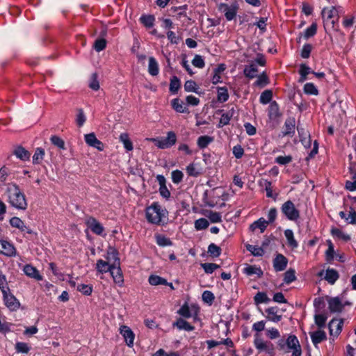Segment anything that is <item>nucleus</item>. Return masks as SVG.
I'll return each mask as SVG.
<instances>
[{
  "instance_id": "nucleus-1",
  "label": "nucleus",
  "mask_w": 356,
  "mask_h": 356,
  "mask_svg": "<svg viewBox=\"0 0 356 356\" xmlns=\"http://www.w3.org/2000/svg\"><path fill=\"white\" fill-rule=\"evenodd\" d=\"M7 201L11 207L19 209L26 210L28 203L25 195L16 184H8L6 190Z\"/></svg>"
},
{
  "instance_id": "nucleus-2",
  "label": "nucleus",
  "mask_w": 356,
  "mask_h": 356,
  "mask_svg": "<svg viewBox=\"0 0 356 356\" xmlns=\"http://www.w3.org/2000/svg\"><path fill=\"white\" fill-rule=\"evenodd\" d=\"M168 211L163 209L158 202H154L146 209V218L148 222L160 225L163 218H165Z\"/></svg>"
},
{
  "instance_id": "nucleus-3",
  "label": "nucleus",
  "mask_w": 356,
  "mask_h": 356,
  "mask_svg": "<svg viewBox=\"0 0 356 356\" xmlns=\"http://www.w3.org/2000/svg\"><path fill=\"white\" fill-rule=\"evenodd\" d=\"M280 350L289 353L292 352L291 356H301L302 349L298 338L295 335H289L286 340L280 339L278 341Z\"/></svg>"
},
{
  "instance_id": "nucleus-4",
  "label": "nucleus",
  "mask_w": 356,
  "mask_h": 356,
  "mask_svg": "<svg viewBox=\"0 0 356 356\" xmlns=\"http://www.w3.org/2000/svg\"><path fill=\"white\" fill-rule=\"evenodd\" d=\"M254 345L259 353L264 352L270 356L275 355L274 345L269 341H264L258 333L254 335Z\"/></svg>"
},
{
  "instance_id": "nucleus-5",
  "label": "nucleus",
  "mask_w": 356,
  "mask_h": 356,
  "mask_svg": "<svg viewBox=\"0 0 356 356\" xmlns=\"http://www.w3.org/2000/svg\"><path fill=\"white\" fill-rule=\"evenodd\" d=\"M1 292L6 306L11 311L17 310L20 307V302L13 294L10 293V289L8 287L2 289Z\"/></svg>"
},
{
  "instance_id": "nucleus-6",
  "label": "nucleus",
  "mask_w": 356,
  "mask_h": 356,
  "mask_svg": "<svg viewBox=\"0 0 356 356\" xmlns=\"http://www.w3.org/2000/svg\"><path fill=\"white\" fill-rule=\"evenodd\" d=\"M282 211L290 220H296L300 217L298 210L291 200H288L282 204Z\"/></svg>"
},
{
  "instance_id": "nucleus-7",
  "label": "nucleus",
  "mask_w": 356,
  "mask_h": 356,
  "mask_svg": "<svg viewBox=\"0 0 356 356\" xmlns=\"http://www.w3.org/2000/svg\"><path fill=\"white\" fill-rule=\"evenodd\" d=\"M156 146L161 149H165L172 147L176 143L177 136L173 131H169L167 137L163 139H152Z\"/></svg>"
},
{
  "instance_id": "nucleus-8",
  "label": "nucleus",
  "mask_w": 356,
  "mask_h": 356,
  "mask_svg": "<svg viewBox=\"0 0 356 356\" xmlns=\"http://www.w3.org/2000/svg\"><path fill=\"white\" fill-rule=\"evenodd\" d=\"M119 331L124 337L126 344L129 348H132L135 339V334L133 331L127 325H121Z\"/></svg>"
},
{
  "instance_id": "nucleus-9",
  "label": "nucleus",
  "mask_w": 356,
  "mask_h": 356,
  "mask_svg": "<svg viewBox=\"0 0 356 356\" xmlns=\"http://www.w3.org/2000/svg\"><path fill=\"white\" fill-rule=\"evenodd\" d=\"M0 254L11 257L16 255V249L7 241L0 240Z\"/></svg>"
},
{
  "instance_id": "nucleus-10",
  "label": "nucleus",
  "mask_w": 356,
  "mask_h": 356,
  "mask_svg": "<svg viewBox=\"0 0 356 356\" xmlns=\"http://www.w3.org/2000/svg\"><path fill=\"white\" fill-rule=\"evenodd\" d=\"M343 325V319L334 318L332 321H330L328 324L330 335L334 337L338 336L342 330Z\"/></svg>"
},
{
  "instance_id": "nucleus-11",
  "label": "nucleus",
  "mask_w": 356,
  "mask_h": 356,
  "mask_svg": "<svg viewBox=\"0 0 356 356\" xmlns=\"http://www.w3.org/2000/svg\"><path fill=\"white\" fill-rule=\"evenodd\" d=\"M296 129V122L294 118H288L285 120L282 136H293Z\"/></svg>"
},
{
  "instance_id": "nucleus-12",
  "label": "nucleus",
  "mask_w": 356,
  "mask_h": 356,
  "mask_svg": "<svg viewBox=\"0 0 356 356\" xmlns=\"http://www.w3.org/2000/svg\"><path fill=\"white\" fill-rule=\"evenodd\" d=\"M86 223L91 231L97 235H101L104 230L103 226L93 217L87 218Z\"/></svg>"
},
{
  "instance_id": "nucleus-13",
  "label": "nucleus",
  "mask_w": 356,
  "mask_h": 356,
  "mask_svg": "<svg viewBox=\"0 0 356 356\" xmlns=\"http://www.w3.org/2000/svg\"><path fill=\"white\" fill-rule=\"evenodd\" d=\"M84 137L86 143L89 146L95 147L99 151H102L104 149L103 143L97 138L94 133L86 134Z\"/></svg>"
},
{
  "instance_id": "nucleus-14",
  "label": "nucleus",
  "mask_w": 356,
  "mask_h": 356,
  "mask_svg": "<svg viewBox=\"0 0 356 356\" xmlns=\"http://www.w3.org/2000/svg\"><path fill=\"white\" fill-rule=\"evenodd\" d=\"M309 335L315 347H317L318 344L322 341L326 340L327 335L325 331L322 330H318L316 331L310 332Z\"/></svg>"
},
{
  "instance_id": "nucleus-15",
  "label": "nucleus",
  "mask_w": 356,
  "mask_h": 356,
  "mask_svg": "<svg viewBox=\"0 0 356 356\" xmlns=\"http://www.w3.org/2000/svg\"><path fill=\"white\" fill-rule=\"evenodd\" d=\"M219 9L225 14L226 19L229 21L232 20L236 15V7L229 6L227 4L221 3L219 6Z\"/></svg>"
},
{
  "instance_id": "nucleus-16",
  "label": "nucleus",
  "mask_w": 356,
  "mask_h": 356,
  "mask_svg": "<svg viewBox=\"0 0 356 356\" xmlns=\"http://www.w3.org/2000/svg\"><path fill=\"white\" fill-rule=\"evenodd\" d=\"M156 179L159 184L160 195L167 200L169 199V197H170V192L169 191L166 186L165 178L164 177V176L159 175L156 176Z\"/></svg>"
},
{
  "instance_id": "nucleus-17",
  "label": "nucleus",
  "mask_w": 356,
  "mask_h": 356,
  "mask_svg": "<svg viewBox=\"0 0 356 356\" xmlns=\"http://www.w3.org/2000/svg\"><path fill=\"white\" fill-rule=\"evenodd\" d=\"M110 273L114 282L120 286L122 285L124 282V278L120 265L112 266Z\"/></svg>"
},
{
  "instance_id": "nucleus-18",
  "label": "nucleus",
  "mask_w": 356,
  "mask_h": 356,
  "mask_svg": "<svg viewBox=\"0 0 356 356\" xmlns=\"http://www.w3.org/2000/svg\"><path fill=\"white\" fill-rule=\"evenodd\" d=\"M328 307L331 312H341L344 307V305L341 302L339 298L335 297L328 300Z\"/></svg>"
},
{
  "instance_id": "nucleus-19",
  "label": "nucleus",
  "mask_w": 356,
  "mask_h": 356,
  "mask_svg": "<svg viewBox=\"0 0 356 356\" xmlns=\"http://www.w3.org/2000/svg\"><path fill=\"white\" fill-rule=\"evenodd\" d=\"M10 223L12 227L21 230L22 232H26L28 234H33V230L27 227L24 222L18 217H13L10 220Z\"/></svg>"
},
{
  "instance_id": "nucleus-20",
  "label": "nucleus",
  "mask_w": 356,
  "mask_h": 356,
  "mask_svg": "<svg viewBox=\"0 0 356 356\" xmlns=\"http://www.w3.org/2000/svg\"><path fill=\"white\" fill-rule=\"evenodd\" d=\"M287 263V259L284 255L278 254L273 261V267L276 271H282L286 268Z\"/></svg>"
},
{
  "instance_id": "nucleus-21",
  "label": "nucleus",
  "mask_w": 356,
  "mask_h": 356,
  "mask_svg": "<svg viewBox=\"0 0 356 356\" xmlns=\"http://www.w3.org/2000/svg\"><path fill=\"white\" fill-rule=\"evenodd\" d=\"M266 318L270 321L277 323L282 319V315L279 314V309L277 307H272L266 309Z\"/></svg>"
},
{
  "instance_id": "nucleus-22",
  "label": "nucleus",
  "mask_w": 356,
  "mask_h": 356,
  "mask_svg": "<svg viewBox=\"0 0 356 356\" xmlns=\"http://www.w3.org/2000/svg\"><path fill=\"white\" fill-rule=\"evenodd\" d=\"M23 271L27 276L36 280H42V277L39 273V271L30 264L25 265L24 266Z\"/></svg>"
},
{
  "instance_id": "nucleus-23",
  "label": "nucleus",
  "mask_w": 356,
  "mask_h": 356,
  "mask_svg": "<svg viewBox=\"0 0 356 356\" xmlns=\"http://www.w3.org/2000/svg\"><path fill=\"white\" fill-rule=\"evenodd\" d=\"M106 259L108 263H110L111 266L120 265L118 253L114 248H109L107 252Z\"/></svg>"
},
{
  "instance_id": "nucleus-24",
  "label": "nucleus",
  "mask_w": 356,
  "mask_h": 356,
  "mask_svg": "<svg viewBox=\"0 0 356 356\" xmlns=\"http://www.w3.org/2000/svg\"><path fill=\"white\" fill-rule=\"evenodd\" d=\"M171 106H172V108L178 113H189V111H188L187 107L185 106V104L184 103V102L182 100L179 99V98L173 99L171 101Z\"/></svg>"
},
{
  "instance_id": "nucleus-25",
  "label": "nucleus",
  "mask_w": 356,
  "mask_h": 356,
  "mask_svg": "<svg viewBox=\"0 0 356 356\" xmlns=\"http://www.w3.org/2000/svg\"><path fill=\"white\" fill-rule=\"evenodd\" d=\"M339 275L338 272L332 268H328L326 270L325 280L330 284H334L339 279Z\"/></svg>"
},
{
  "instance_id": "nucleus-26",
  "label": "nucleus",
  "mask_w": 356,
  "mask_h": 356,
  "mask_svg": "<svg viewBox=\"0 0 356 356\" xmlns=\"http://www.w3.org/2000/svg\"><path fill=\"white\" fill-rule=\"evenodd\" d=\"M324 22L332 19L334 16L337 15V10L335 7L332 6L330 8H325L321 12Z\"/></svg>"
},
{
  "instance_id": "nucleus-27",
  "label": "nucleus",
  "mask_w": 356,
  "mask_h": 356,
  "mask_svg": "<svg viewBox=\"0 0 356 356\" xmlns=\"http://www.w3.org/2000/svg\"><path fill=\"white\" fill-rule=\"evenodd\" d=\"M173 326L177 327L179 330H184L186 331H193L195 328L193 325L181 318H178L177 321L173 323Z\"/></svg>"
},
{
  "instance_id": "nucleus-28",
  "label": "nucleus",
  "mask_w": 356,
  "mask_h": 356,
  "mask_svg": "<svg viewBox=\"0 0 356 356\" xmlns=\"http://www.w3.org/2000/svg\"><path fill=\"white\" fill-rule=\"evenodd\" d=\"M111 265L110 263H108L106 261H104L102 259H99L96 264V269L100 273H104L108 271L110 272L111 269Z\"/></svg>"
},
{
  "instance_id": "nucleus-29",
  "label": "nucleus",
  "mask_w": 356,
  "mask_h": 356,
  "mask_svg": "<svg viewBox=\"0 0 356 356\" xmlns=\"http://www.w3.org/2000/svg\"><path fill=\"white\" fill-rule=\"evenodd\" d=\"M243 271L248 276L256 275L258 277H261L263 275L262 270L255 266H247Z\"/></svg>"
},
{
  "instance_id": "nucleus-30",
  "label": "nucleus",
  "mask_w": 356,
  "mask_h": 356,
  "mask_svg": "<svg viewBox=\"0 0 356 356\" xmlns=\"http://www.w3.org/2000/svg\"><path fill=\"white\" fill-rule=\"evenodd\" d=\"M148 72L152 76H156L159 74V65L154 57L149 58Z\"/></svg>"
},
{
  "instance_id": "nucleus-31",
  "label": "nucleus",
  "mask_w": 356,
  "mask_h": 356,
  "mask_svg": "<svg viewBox=\"0 0 356 356\" xmlns=\"http://www.w3.org/2000/svg\"><path fill=\"white\" fill-rule=\"evenodd\" d=\"M268 222L264 220L263 218H259L250 225V229L254 231L257 228L261 230V232H264L266 229Z\"/></svg>"
},
{
  "instance_id": "nucleus-32",
  "label": "nucleus",
  "mask_w": 356,
  "mask_h": 356,
  "mask_svg": "<svg viewBox=\"0 0 356 356\" xmlns=\"http://www.w3.org/2000/svg\"><path fill=\"white\" fill-rule=\"evenodd\" d=\"M244 74L245 76L253 79L257 76V73L258 72V70L256 64L252 63L248 66H246L244 69Z\"/></svg>"
},
{
  "instance_id": "nucleus-33",
  "label": "nucleus",
  "mask_w": 356,
  "mask_h": 356,
  "mask_svg": "<svg viewBox=\"0 0 356 356\" xmlns=\"http://www.w3.org/2000/svg\"><path fill=\"white\" fill-rule=\"evenodd\" d=\"M284 236L287 239V242L289 246L292 248H296L298 245V242L294 238L293 232L291 229H286L284 231Z\"/></svg>"
},
{
  "instance_id": "nucleus-34",
  "label": "nucleus",
  "mask_w": 356,
  "mask_h": 356,
  "mask_svg": "<svg viewBox=\"0 0 356 356\" xmlns=\"http://www.w3.org/2000/svg\"><path fill=\"white\" fill-rule=\"evenodd\" d=\"M15 154L16 155V156L17 158H19V159H20L21 160H23V161L29 160V158H30V156H31V154L29 153V152L27 151L26 149H25L22 147H18L15 150Z\"/></svg>"
},
{
  "instance_id": "nucleus-35",
  "label": "nucleus",
  "mask_w": 356,
  "mask_h": 356,
  "mask_svg": "<svg viewBox=\"0 0 356 356\" xmlns=\"http://www.w3.org/2000/svg\"><path fill=\"white\" fill-rule=\"evenodd\" d=\"M213 137L209 136H202L197 138V145L200 149L206 148L211 142H213Z\"/></svg>"
},
{
  "instance_id": "nucleus-36",
  "label": "nucleus",
  "mask_w": 356,
  "mask_h": 356,
  "mask_svg": "<svg viewBox=\"0 0 356 356\" xmlns=\"http://www.w3.org/2000/svg\"><path fill=\"white\" fill-rule=\"evenodd\" d=\"M327 318V316L323 314H318L314 316L315 324L317 325L319 330H321L323 327H325Z\"/></svg>"
},
{
  "instance_id": "nucleus-37",
  "label": "nucleus",
  "mask_w": 356,
  "mask_h": 356,
  "mask_svg": "<svg viewBox=\"0 0 356 356\" xmlns=\"http://www.w3.org/2000/svg\"><path fill=\"white\" fill-rule=\"evenodd\" d=\"M149 283L153 286H157L159 284H167V280L159 275H152L148 279Z\"/></svg>"
},
{
  "instance_id": "nucleus-38",
  "label": "nucleus",
  "mask_w": 356,
  "mask_h": 356,
  "mask_svg": "<svg viewBox=\"0 0 356 356\" xmlns=\"http://www.w3.org/2000/svg\"><path fill=\"white\" fill-rule=\"evenodd\" d=\"M311 68L305 64H301L300 66L299 73L300 74V81L303 82L307 79V76L312 73Z\"/></svg>"
},
{
  "instance_id": "nucleus-39",
  "label": "nucleus",
  "mask_w": 356,
  "mask_h": 356,
  "mask_svg": "<svg viewBox=\"0 0 356 356\" xmlns=\"http://www.w3.org/2000/svg\"><path fill=\"white\" fill-rule=\"evenodd\" d=\"M120 140L123 143L124 148L127 151H131L133 149V145L131 141L129 140V136L126 133L121 134L120 136Z\"/></svg>"
},
{
  "instance_id": "nucleus-40",
  "label": "nucleus",
  "mask_w": 356,
  "mask_h": 356,
  "mask_svg": "<svg viewBox=\"0 0 356 356\" xmlns=\"http://www.w3.org/2000/svg\"><path fill=\"white\" fill-rule=\"evenodd\" d=\"M246 249L250 251L254 256L259 257L264 254V250L262 247L248 244L246 245Z\"/></svg>"
},
{
  "instance_id": "nucleus-41",
  "label": "nucleus",
  "mask_w": 356,
  "mask_h": 356,
  "mask_svg": "<svg viewBox=\"0 0 356 356\" xmlns=\"http://www.w3.org/2000/svg\"><path fill=\"white\" fill-rule=\"evenodd\" d=\"M44 156V150L38 147L35 149V154L33 156V163L35 164H39L42 161Z\"/></svg>"
},
{
  "instance_id": "nucleus-42",
  "label": "nucleus",
  "mask_w": 356,
  "mask_h": 356,
  "mask_svg": "<svg viewBox=\"0 0 356 356\" xmlns=\"http://www.w3.org/2000/svg\"><path fill=\"white\" fill-rule=\"evenodd\" d=\"M260 184L265 188V190L266 192V196L268 197H273V187H272L271 182L266 179H262L260 181ZM275 198H276V196L274 197V199H275Z\"/></svg>"
},
{
  "instance_id": "nucleus-43",
  "label": "nucleus",
  "mask_w": 356,
  "mask_h": 356,
  "mask_svg": "<svg viewBox=\"0 0 356 356\" xmlns=\"http://www.w3.org/2000/svg\"><path fill=\"white\" fill-rule=\"evenodd\" d=\"M270 118H275L279 116V106L275 102H271L268 108Z\"/></svg>"
},
{
  "instance_id": "nucleus-44",
  "label": "nucleus",
  "mask_w": 356,
  "mask_h": 356,
  "mask_svg": "<svg viewBox=\"0 0 356 356\" xmlns=\"http://www.w3.org/2000/svg\"><path fill=\"white\" fill-rule=\"evenodd\" d=\"M222 250L214 243H211L208 247V253L213 257H218L220 255Z\"/></svg>"
},
{
  "instance_id": "nucleus-45",
  "label": "nucleus",
  "mask_w": 356,
  "mask_h": 356,
  "mask_svg": "<svg viewBox=\"0 0 356 356\" xmlns=\"http://www.w3.org/2000/svg\"><path fill=\"white\" fill-rule=\"evenodd\" d=\"M141 23L147 28H151L154 25V17L153 15H143L140 18Z\"/></svg>"
},
{
  "instance_id": "nucleus-46",
  "label": "nucleus",
  "mask_w": 356,
  "mask_h": 356,
  "mask_svg": "<svg viewBox=\"0 0 356 356\" xmlns=\"http://www.w3.org/2000/svg\"><path fill=\"white\" fill-rule=\"evenodd\" d=\"M273 97V92L270 90H266L264 91L260 96V102L263 104L269 103Z\"/></svg>"
},
{
  "instance_id": "nucleus-47",
  "label": "nucleus",
  "mask_w": 356,
  "mask_h": 356,
  "mask_svg": "<svg viewBox=\"0 0 356 356\" xmlns=\"http://www.w3.org/2000/svg\"><path fill=\"white\" fill-rule=\"evenodd\" d=\"M180 88V81L179 79L176 76H174L170 79V90L172 93H176L178 90Z\"/></svg>"
},
{
  "instance_id": "nucleus-48",
  "label": "nucleus",
  "mask_w": 356,
  "mask_h": 356,
  "mask_svg": "<svg viewBox=\"0 0 356 356\" xmlns=\"http://www.w3.org/2000/svg\"><path fill=\"white\" fill-rule=\"evenodd\" d=\"M229 98L228 91L226 88H218V100L220 102H226Z\"/></svg>"
},
{
  "instance_id": "nucleus-49",
  "label": "nucleus",
  "mask_w": 356,
  "mask_h": 356,
  "mask_svg": "<svg viewBox=\"0 0 356 356\" xmlns=\"http://www.w3.org/2000/svg\"><path fill=\"white\" fill-rule=\"evenodd\" d=\"M317 31V24L316 23H313L309 27H308L303 33V36L305 39L307 40L308 38L314 36Z\"/></svg>"
},
{
  "instance_id": "nucleus-50",
  "label": "nucleus",
  "mask_w": 356,
  "mask_h": 356,
  "mask_svg": "<svg viewBox=\"0 0 356 356\" xmlns=\"http://www.w3.org/2000/svg\"><path fill=\"white\" fill-rule=\"evenodd\" d=\"M304 92L307 95H317L318 90L312 83H307L304 86Z\"/></svg>"
},
{
  "instance_id": "nucleus-51",
  "label": "nucleus",
  "mask_w": 356,
  "mask_h": 356,
  "mask_svg": "<svg viewBox=\"0 0 356 356\" xmlns=\"http://www.w3.org/2000/svg\"><path fill=\"white\" fill-rule=\"evenodd\" d=\"M97 78V73H93L90 76L89 87L93 90H98L99 89V83Z\"/></svg>"
},
{
  "instance_id": "nucleus-52",
  "label": "nucleus",
  "mask_w": 356,
  "mask_h": 356,
  "mask_svg": "<svg viewBox=\"0 0 356 356\" xmlns=\"http://www.w3.org/2000/svg\"><path fill=\"white\" fill-rule=\"evenodd\" d=\"M295 274L296 272L293 269H289L284 273V282L286 284H289L296 280V277Z\"/></svg>"
},
{
  "instance_id": "nucleus-53",
  "label": "nucleus",
  "mask_w": 356,
  "mask_h": 356,
  "mask_svg": "<svg viewBox=\"0 0 356 356\" xmlns=\"http://www.w3.org/2000/svg\"><path fill=\"white\" fill-rule=\"evenodd\" d=\"M209 222L205 218H200L195 220V227L197 230H202L207 229L209 227Z\"/></svg>"
},
{
  "instance_id": "nucleus-54",
  "label": "nucleus",
  "mask_w": 356,
  "mask_h": 356,
  "mask_svg": "<svg viewBox=\"0 0 356 356\" xmlns=\"http://www.w3.org/2000/svg\"><path fill=\"white\" fill-rule=\"evenodd\" d=\"M86 120V115L82 108L77 109L76 122L79 127H82Z\"/></svg>"
},
{
  "instance_id": "nucleus-55",
  "label": "nucleus",
  "mask_w": 356,
  "mask_h": 356,
  "mask_svg": "<svg viewBox=\"0 0 356 356\" xmlns=\"http://www.w3.org/2000/svg\"><path fill=\"white\" fill-rule=\"evenodd\" d=\"M254 300L256 304L268 302L269 301V298H268L266 293L264 292H258L255 295Z\"/></svg>"
},
{
  "instance_id": "nucleus-56",
  "label": "nucleus",
  "mask_w": 356,
  "mask_h": 356,
  "mask_svg": "<svg viewBox=\"0 0 356 356\" xmlns=\"http://www.w3.org/2000/svg\"><path fill=\"white\" fill-rule=\"evenodd\" d=\"M15 350L17 353H28L30 350V347L26 343L17 342L15 344Z\"/></svg>"
},
{
  "instance_id": "nucleus-57",
  "label": "nucleus",
  "mask_w": 356,
  "mask_h": 356,
  "mask_svg": "<svg viewBox=\"0 0 356 356\" xmlns=\"http://www.w3.org/2000/svg\"><path fill=\"white\" fill-rule=\"evenodd\" d=\"M201 266L206 273H212L216 269L219 268V265L213 263L202 264Z\"/></svg>"
},
{
  "instance_id": "nucleus-58",
  "label": "nucleus",
  "mask_w": 356,
  "mask_h": 356,
  "mask_svg": "<svg viewBox=\"0 0 356 356\" xmlns=\"http://www.w3.org/2000/svg\"><path fill=\"white\" fill-rule=\"evenodd\" d=\"M334 247L330 241H328V248L325 252L326 260L328 262H331L334 259Z\"/></svg>"
},
{
  "instance_id": "nucleus-59",
  "label": "nucleus",
  "mask_w": 356,
  "mask_h": 356,
  "mask_svg": "<svg viewBox=\"0 0 356 356\" xmlns=\"http://www.w3.org/2000/svg\"><path fill=\"white\" fill-rule=\"evenodd\" d=\"M184 90L186 92H197V87L196 83L192 80L186 81L184 83Z\"/></svg>"
},
{
  "instance_id": "nucleus-60",
  "label": "nucleus",
  "mask_w": 356,
  "mask_h": 356,
  "mask_svg": "<svg viewBox=\"0 0 356 356\" xmlns=\"http://www.w3.org/2000/svg\"><path fill=\"white\" fill-rule=\"evenodd\" d=\"M202 300L204 302L211 305L215 297L213 293L210 291H205L203 292L202 296Z\"/></svg>"
},
{
  "instance_id": "nucleus-61",
  "label": "nucleus",
  "mask_w": 356,
  "mask_h": 356,
  "mask_svg": "<svg viewBox=\"0 0 356 356\" xmlns=\"http://www.w3.org/2000/svg\"><path fill=\"white\" fill-rule=\"evenodd\" d=\"M50 140L55 146L62 149H65V143L63 140L60 137L57 136H53L51 137Z\"/></svg>"
},
{
  "instance_id": "nucleus-62",
  "label": "nucleus",
  "mask_w": 356,
  "mask_h": 356,
  "mask_svg": "<svg viewBox=\"0 0 356 356\" xmlns=\"http://www.w3.org/2000/svg\"><path fill=\"white\" fill-rule=\"evenodd\" d=\"M268 83V79L267 76L263 73L260 76H258L257 81L254 84L257 86L264 87Z\"/></svg>"
},
{
  "instance_id": "nucleus-63",
  "label": "nucleus",
  "mask_w": 356,
  "mask_h": 356,
  "mask_svg": "<svg viewBox=\"0 0 356 356\" xmlns=\"http://www.w3.org/2000/svg\"><path fill=\"white\" fill-rule=\"evenodd\" d=\"M192 64L198 68H203L204 67V61L202 57L200 55H195L192 60Z\"/></svg>"
},
{
  "instance_id": "nucleus-64",
  "label": "nucleus",
  "mask_w": 356,
  "mask_h": 356,
  "mask_svg": "<svg viewBox=\"0 0 356 356\" xmlns=\"http://www.w3.org/2000/svg\"><path fill=\"white\" fill-rule=\"evenodd\" d=\"M106 41L104 39H98L94 43V48L97 51H101L106 48Z\"/></svg>"
}]
</instances>
